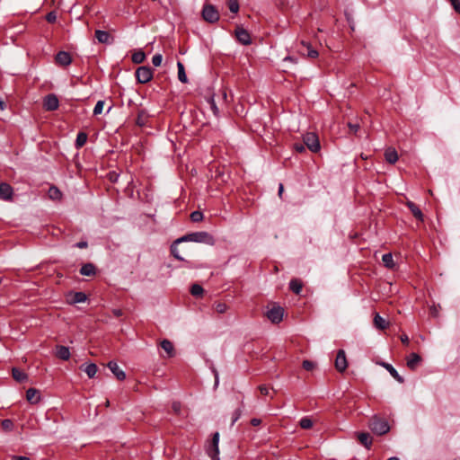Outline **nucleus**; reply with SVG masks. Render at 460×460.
<instances>
[{"label": "nucleus", "mask_w": 460, "mask_h": 460, "mask_svg": "<svg viewBox=\"0 0 460 460\" xmlns=\"http://www.w3.org/2000/svg\"><path fill=\"white\" fill-rule=\"evenodd\" d=\"M187 242H194V243H205L208 245H214L216 243V240L212 234H210L208 232L206 231H200V232H193L187 234H184L183 236L177 238L172 242L170 247L171 254L178 261H184L187 264L190 263V261H186L180 253V250L178 248V245L182 243Z\"/></svg>", "instance_id": "f257e3e1"}, {"label": "nucleus", "mask_w": 460, "mask_h": 460, "mask_svg": "<svg viewBox=\"0 0 460 460\" xmlns=\"http://www.w3.org/2000/svg\"><path fill=\"white\" fill-rule=\"evenodd\" d=\"M368 427L375 434L379 436L385 435L390 430L388 421L376 415L370 419Z\"/></svg>", "instance_id": "f03ea898"}, {"label": "nucleus", "mask_w": 460, "mask_h": 460, "mask_svg": "<svg viewBox=\"0 0 460 460\" xmlns=\"http://www.w3.org/2000/svg\"><path fill=\"white\" fill-rule=\"evenodd\" d=\"M305 146L313 153H317L321 149L318 136L314 132H307L303 136Z\"/></svg>", "instance_id": "7ed1b4c3"}, {"label": "nucleus", "mask_w": 460, "mask_h": 460, "mask_svg": "<svg viewBox=\"0 0 460 460\" xmlns=\"http://www.w3.org/2000/svg\"><path fill=\"white\" fill-rule=\"evenodd\" d=\"M202 17L206 22L214 23L219 20V13L214 5L206 4L202 8Z\"/></svg>", "instance_id": "20e7f679"}, {"label": "nucleus", "mask_w": 460, "mask_h": 460, "mask_svg": "<svg viewBox=\"0 0 460 460\" xmlns=\"http://www.w3.org/2000/svg\"><path fill=\"white\" fill-rule=\"evenodd\" d=\"M135 76L139 84H146L153 78V70L149 66H139L136 72Z\"/></svg>", "instance_id": "39448f33"}, {"label": "nucleus", "mask_w": 460, "mask_h": 460, "mask_svg": "<svg viewBox=\"0 0 460 460\" xmlns=\"http://www.w3.org/2000/svg\"><path fill=\"white\" fill-rule=\"evenodd\" d=\"M218 443H219V433L216 432V433H214L212 440L207 448V453L211 457L212 460H219V458H218V455H219Z\"/></svg>", "instance_id": "423d86ee"}, {"label": "nucleus", "mask_w": 460, "mask_h": 460, "mask_svg": "<svg viewBox=\"0 0 460 460\" xmlns=\"http://www.w3.org/2000/svg\"><path fill=\"white\" fill-rule=\"evenodd\" d=\"M236 40L239 43L242 45H250L252 43L251 35L248 32L247 30L243 29L242 26H236L235 31H234Z\"/></svg>", "instance_id": "0eeeda50"}, {"label": "nucleus", "mask_w": 460, "mask_h": 460, "mask_svg": "<svg viewBox=\"0 0 460 460\" xmlns=\"http://www.w3.org/2000/svg\"><path fill=\"white\" fill-rule=\"evenodd\" d=\"M59 102L55 94H49L45 97L43 106L46 111H53L58 108Z\"/></svg>", "instance_id": "6e6552de"}, {"label": "nucleus", "mask_w": 460, "mask_h": 460, "mask_svg": "<svg viewBox=\"0 0 460 460\" xmlns=\"http://www.w3.org/2000/svg\"><path fill=\"white\" fill-rule=\"evenodd\" d=\"M348 367V362L343 349H340L335 359V367L339 372H343Z\"/></svg>", "instance_id": "1a4fd4ad"}, {"label": "nucleus", "mask_w": 460, "mask_h": 460, "mask_svg": "<svg viewBox=\"0 0 460 460\" xmlns=\"http://www.w3.org/2000/svg\"><path fill=\"white\" fill-rule=\"evenodd\" d=\"M13 194V189L10 184L6 182L0 183V199L4 200H11Z\"/></svg>", "instance_id": "9d476101"}, {"label": "nucleus", "mask_w": 460, "mask_h": 460, "mask_svg": "<svg viewBox=\"0 0 460 460\" xmlns=\"http://www.w3.org/2000/svg\"><path fill=\"white\" fill-rule=\"evenodd\" d=\"M56 63L59 66H67L72 62L71 55L66 51H59L55 58Z\"/></svg>", "instance_id": "9b49d317"}, {"label": "nucleus", "mask_w": 460, "mask_h": 460, "mask_svg": "<svg viewBox=\"0 0 460 460\" xmlns=\"http://www.w3.org/2000/svg\"><path fill=\"white\" fill-rule=\"evenodd\" d=\"M303 49H299V52L306 56L310 58H315L318 57L319 53L316 49H314L309 43H306L305 41L301 42Z\"/></svg>", "instance_id": "f8f14e48"}, {"label": "nucleus", "mask_w": 460, "mask_h": 460, "mask_svg": "<svg viewBox=\"0 0 460 460\" xmlns=\"http://www.w3.org/2000/svg\"><path fill=\"white\" fill-rule=\"evenodd\" d=\"M107 367L110 368V370L112 372V374L116 376L118 380L122 381L126 378L125 372L119 367L118 364L115 361H110L107 364Z\"/></svg>", "instance_id": "ddd939ff"}, {"label": "nucleus", "mask_w": 460, "mask_h": 460, "mask_svg": "<svg viewBox=\"0 0 460 460\" xmlns=\"http://www.w3.org/2000/svg\"><path fill=\"white\" fill-rule=\"evenodd\" d=\"M95 38L100 43L102 44H111L113 42V39L111 34L106 31L96 30L95 31Z\"/></svg>", "instance_id": "4468645a"}, {"label": "nucleus", "mask_w": 460, "mask_h": 460, "mask_svg": "<svg viewBox=\"0 0 460 460\" xmlns=\"http://www.w3.org/2000/svg\"><path fill=\"white\" fill-rule=\"evenodd\" d=\"M96 266L92 263V262H88V263H84L81 268H80V274L83 275V276H86V277H93L96 275Z\"/></svg>", "instance_id": "2eb2a0df"}, {"label": "nucleus", "mask_w": 460, "mask_h": 460, "mask_svg": "<svg viewBox=\"0 0 460 460\" xmlns=\"http://www.w3.org/2000/svg\"><path fill=\"white\" fill-rule=\"evenodd\" d=\"M357 438L359 443L364 446L367 449H370L373 439L369 433L367 432H358Z\"/></svg>", "instance_id": "dca6fc26"}, {"label": "nucleus", "mask_w": 460, "mask_h": 460, "mask_svg": "<svg viewBox=\"0 0 460 460\" xmlns=\"http://www.w3.org/2000/svg\"><path fill=\"white\" fill-rule=\"evenodd\" d=\"M55 355L57 356V358L62 360H68L70 358V351L68 347L63 345H57Z\"/></svg>", "instance_id": "f3484780"}, {"label": "nucleus", "mask_w": 460, "mask_h": 460, "mask_svg": "<svg viewBox=\"0 0 460 460\" xmlns=\"http://www.w3.org/2000/svg\"><path fill=\"white\" fill-rule=\"evenodd\" d=\"M381 366L385 367L396 381H398L401 384L404 383V378L401 375H399L397 370L391 364L383 362L381 363Z\"/></svg>", "instance_id": "a211bd4d"}, {"label": "nucleus", "mask_w": 460, "mask_h": 460, "mask_svg": "<svg viewBox=\"0 0 460 460\" xmlns=\"http://www.w3.org/2000/svg\"><path fill=\"white\" fill-rule=\"evenodd\" d=\"M80 369L84 371L89 378H93L98 371L97 365L94 363L83 364Z\"/></svg>", "instance_id": "6ab92c4d"}, {"label": "nucleus", "mask_w": 460, "mask_h": 460, "mask_svg": "<svg viewBox=\"0 0 460 460\" xmlns=\"http://www.w3.org/2000/svg\"><path fill=\"white\" fill-rule=\"evenodd\" d=\"M420 361V356L417 353L412 352L407 358V367L411 370H415Z\"/></svg>", "instance_id": "aec40b11"}, {"label": "nucleus", "mask_w": 460, "mask_h": 460, "mask_svg": "<svg viewBox=\"0 0 460 460\" xmlns=\"http://www.w3.org/2000/svg\"><path fill=\"white\" fill-rule=\"evenodd\" d=\"M385 158L387 163L394 164L398 161V154L394 148L388 147L385 151Z\"/></svg>", "instance_id": "412c9836"}, {"label": "nucleus", "mask_w": 460, "mask_h": 460, "mask_svg": "<svg viewBox=\"0 0 460 460\" xmlns=\"http://www.w3.org/2000/svg\"><path fill=\"white\" fill-rule=\"evenodd\" d=\"M406 205L416 219L423 221V214L414 202L407 201Z\"/></svg>", "instance_id": "4be33fe9"}, {"label": "nucleus", "mask_w": 460, "mask_h": 460, "mask_svg": "<svg viewBox=\"0 0 460 460\" xmlns=\"http://www.w3.org/2000/svg\"><path fill=\"white\" fill-rule=\"evenodd\" d=\"M285 309L276 304H273L272 307L269 309L265 316H284Z\"/></svg>", "instance_id": "5701e85b"}, {"label": "nucleus", "mask_w": 460, "mask_h": 460, "mask_svg": "<svg viewBox=\"0 0 460 460\" xmlns=\"http://www.w3.org/2000/svg\"><path fill=\"white\" fill-rule=\"evenodd\" d=\"M26 399L31 403H37L40 400L39 391L35 388H29L26 391Z\"/></svg>", "instance_id": "b1692460"}, {"label": "nucleus", "mask_w": 460, "mask_h": 460, "mask_svg": "<svg viewBox=\"0 0 460 460\" xmlns=\"http://www.w3.org/2000/svg\"><path fill=\"white\" fill-rule=\"evenodd\" d=\"M303 288V283L298 279H292L289 282V289L296 295H299Z\"/></svg>", "instance_id": "393cba45"}, {"label": "nucleus", "mask_w": 460, "mask_h": 460, "mask_svg": "<svg viewBox=\"0 0 460 460\" xmlns=\"http://www.w3.org/2000/svg\"><path fill=\"white\" fill-rule=\"evenodd\" d=\"M68 299L72 304H77L86 301L87 296L84 292H75L69 296Z\"/></svg>", "instance_id": "a878e982"}, {"label": "nucleus", "mask_w": 460, "mask_h": 460, "mask_svg": "<svg viewBox=\"0 0 460 460\" xmlns=\"http://www.w3.org/2000/svg\"><path fill=\"white\" fill-rule=\"evenodd\" d=\"M12 376L14 380L20 383L24 382L28 378L27 374L17 367H13Z\"/></svg>", "instance_id": "bb28decb"}, {"label": "nucleus", "mask_w": 460, "mask_h": 460, "mask_svg": "<svg viewBox=\"0 0 460 460\" xmlns=\"http://www.w3.org/2000/svg\"><path fill=\"white\" fill-rule=\"evenodd\" d=\"M162 349L167 353L169 358L174 356V348L172 343L169 340H164L161 341Z\"/></svg>", "instance_id": "cd10ccee"}, {"label": "nucleus", "mask_w": 460, "mask_h": 460, "mask_svg": "<svg viewBox=\"0 0 460 460\" xmlns=\"http://www.w3.org/2000/svg\"><path fill=\"white\" fill-rule=\"evenodd\" d=\"M48 195H49V198L52 200H59L62 197V193H61L60 190L54 185L49 187Z\"/></svg>", "instance_id": "c85d7f7f"}, {"label": "nucleus", "mask_w": 460, "mask_h": 460, "mask_svg": "<svg viewBox=\"0 0 460 460\" xmlns=\"http://www.w3.org/2000/svg\"><path fill=\"white\" fill-rule=\"evenodd\" d=\"M87 134L85 132H79L76 136L75 146L77 149L83 147L87 141Z\"/></svg>", "instance_id": "c756f323"}, {"label": "nucleus", "mask_w": 460, "mask_h": 460, "mask_svg": "<svg viewBox=\"0 0 460 460\" xmlns=\"http://www.w3.org/2000/svg\"><path fill=\"white\" fill-rule=\"evenodd\" d=\"M178 67V79L180 82L186 84L188 82V78L185 73V68L183 64L181 61L177 62Z\"/></svg>", "instance_id": "7c9ffc66"}, {"label": "nucleus", "mask_w": 460, "mask_h": 460, "mask_svg": "<svg viewBox=\"0 0 460 460\" xmlns=\"http://www.w3.org/2000/svg\"><path fill=\"white\" fill-rule=\"evenodd\" d=\"M374 325L376 329L385 330L390 325V322L386 318H374Z\"/></svg>", "instance_id": "2f4dec72"}, {"label": "nucleus", "mask_w": 460, "mask_h": 460, "mask_svg": "<svg viewBox=\"0 0 460 460\" xmlns=\"http://www.w3.org/2000/svg\"><path fill=\"white\" fill-rule=\"evenodd\" d=\"M382 261L384 262V265L388 269H394L395 267V263L393 259L392 253H385L382 256Z\"/></svg>", "instance_id": "473e14b6"}, {"label": "nucleus", "mask_w": 460, "mask_h": 460, "mask_svg": "<svg viewBox=\"0 0 460 460\" xmlns=\"http://www.w3.org/2000/svg\"><path fill=\"white\" fill-rule=\"evenodd\" d=\"M145 58H146V54L142 50H138V51L135 52L131 57L132 62L135 64L143 63L145 61Z\"/></svg>", "instance_id": "72a5a7b5"}, {"label": "nucleus", "mask_w": 460, "mask_h": 460, "mask_svg": "<svg viewBox=\"0 0 460 460\" xmlns=\"http://www.w3.org/2000/svg\"><path fill=\"white\" fill-rule=\"evenodd\" d=\"M313 420L310 417H303L300 420H299V426L300 428L304 429H309L313 427Z\"/></svg>", "instance_id": "f704fd0d"}, {"label": "nucleus", "mask_w": 460, "mask_h": 460, "mask_svg": "<svg viewBox=\"0 0 460 460\" xmlns=\"http://www.w3.org/2000/svg\"><path fill=\"white\" fill-rule=\"evenodd\" d=\"M190 294L193 296H202L203 292H204V289L203 288L199 285V284H193L190 288Z\"/></svg>", "instance_id": "c9c22d12"}, {"label": "nucleus", "mask_w": 460, "mask_h": 460, "mask_svg": "<svg viewBox=\"0 0 460 460\" xmlns=\"http://www.w3.org/2000/svg\"><path fill=\"white\" fill-rule=\"evenodd\" d=\"M226 5H227L228 9L234 13H238L239 8H240V5H239V3L237 0H227Z\"/></svg>", "instance_id": "e433bc0d"}, {"label": "nucleus", "mask_w": 460, "mask_h": 460, "mask_svg": "<svg viewBox=\"0 0 460 460\" xmlns=\"http://www.w3.org/2000/svg\"><path fill=\"white\" fill-rule=\"evenodd\" d=\"M1 426L4 431H11L13 429V422L10 419H4L2 420Z\"/></svg>", "instance_id": "4c0bfd02"}, {"label": "nucleus", "mask_w": 460, "mask_h": 460, "mask_svg": "<svg viewBox=\"0 0 460 460\" xmlns=\"http://www.w3.org/2000/svg\"><path fill=\"white\" fill-rule=\"evenodd\" d=\"M203 213L201 211H199V210H196V211H193L191 214H190V219L192 222H200L203 220Z\"/></svg>", "instance_id": "58836bf2"}, {"label": "nucleus", "mask_w": 460, "mask_h": 460, "mask_svg": "<svg viewBox=\"0 0 460 460\" xmlns=\"http://www.w3.org/2000/svg\"><path fill=\"white\" fill-rule=\"evenodd\" d=\"M215 311L218 314H226L227 312V305L225 303H217L215 305Z\"/></svg>", "instance_id": "ea45409f"}, {"label": "nucleus", "mask_w": 460, "mask_h": 460, "mask_svg": "<svg viewBox=\"0 0 460 460\" xmlns=\"http://www.w3.org/2000/svg\"><path fill=\"white\" fill-rule=\"evenodd\" d=\"M136 123L140 127L146 124V112L144 111L138 112Z\"/></svg>", "instance_id": "a19ab883"}, {"label": "nucleus", "mask_w": 460, "mask_h": 460, "mask_svg": "<svg viewBox=\"0 0 460 460\" xmlns=\"http://www.w3.org/2000/svg\"><path fill=\"white\" fill-rule=\"evenodd\" d=\"M303 368L306 371H312L314 369L315 367V363L311 361V360H308V359H305L303 361Z\"/></svg>", "instance_id": "79ce46f5"}, {"label": "nucleus", "mask_w": 460, "mask_h": 460, "mask_svg": "<svg viewBox=\"0 0 460 460\" xmlns=\"http://www.w3.org/2000/svg\"><path fill=\"white\" fill-rule=\"evenodd\" d=\"M104 101H98L93 109V115H99L102 112Z\"/></svg>", "instance_id": "37998d69"}, {"label": "nucleus", "mask_w": 460, "mask_h": 460, "mask_svg": "<svg viewBox=\"0 0 460 460\" xmlns=\"http://www.w3.org/2000/svg\"><path fill=\"white\" fill-rule=\"evenodd\" d=\"M162 61H163V56L159 53L154 55V57L152 58V64L155 66H159L162 64Z\"/></svg>", "instance_id": "c03bdc74"}, {"label": "nucleus", "mask_w": 460, "mask_h": 460, "mask_svg": "<svg viewBox=\"0 0 460 460\" xmlns=\"http://www.w3.org/2000/svg\"><path fill=\"white\" fill-rule=\"evenodd\" d=\"M46 20L49 23H53L57 21V13L55 11H51L47 13Z\"/></svg>", "instance_id": "a18cd8bd"}, {"label": "nucleus", "mask_w": 460, "mask_h": 460, "mask_svg": "<svg viewBox=\"0 0 460 460\" xmlns=\"http://www.w3.org/2000/svg\"><path fill=\"white\" fill-rule=\"evenodd\" d=\"M241 415H242V410L240 408L236 409L234 411L233 418H232V423H231L232 426L240 419Z\"/></svg>", "instance_id": "49530a36"}, {"label": "nucleus", "mask_w": 460, "mask_h": 460, "mask_svg": "<svg viewBox=\"0 0 460 460\" xmlns=\"http://www.w3.org/2000/svg\"><path fill=\"white\" fill-rule=\"evenodd\" d=\"M172 409L175 414H180L181 411V404L180 402H173L172 404Z\"/></svg>", "instance_id": "de8ad7c7"}, {"label": "nucleus", "mask_w": 460, "mask_h": 460, "mask_svg": "<svg viewBox=\"0 0 460 460\" xmlns=\"http://www.w3.org/2000/svg\"><path fill=\"white\" fill-rule=\"evenodd\" d=\"M455 11L458 13H460V0H448Z\"/></svg>", "instance_id": "09e8293b"}, {"label": "nucleus", "mask_w": 460, "mask_h": 460, "mask_svg": "<svg viewBox=\"0 0 460 460\" xmlns=\"http://www.w3.org/2000/svg\"><path fill=\"white\" fill-rule=\"evenodd\" d=\"M293 147L297 153H303L305 149V144L301 143H295Z\"/></svg>", "instance_id": "8fccbe9b"}, {"label": "nucleus", "mask_w": 460, "mask_h": 460, "mask_svg": "<svg viewBox=\"0 0 460 460\" xmlns=\"http://www.w3.org/2000/svg\"><path fill=\"white\" fill-rule=\"evenodd\" d=\"M345 15H346V19H347V22L349 24V27L352 31H354L355 29V25H354V21H353V18L350 16L349 13H348L347 12L345 13Z\"/></svg>", "instance_id": "3c124183"}, {"label": "nucleus", "mask_w": 460, "mask_h": 460, "mask_svg": "<svg viewBox=\"0 0 460 460\" xmlns=\"http://www.w3.org/2000/svg\"><path fill=\"white\" fill-rule=\"evenodd\" d=\"M74 246L79 249H84L88 247V243L86 241H80L75 243Z\"/></svg>", "instance_id": "603ef678"}, {"label": "nucleus", "mask_w": 460, "mask_h": 460, "mask_svg": "<svg viewBox=\"0 0 460 460\" xmlns=\"http://www.w3.org/2000/svg\"><path fill=\"white\" fill-rule=\"evenodd\" d=\"M259 390H260V392H261V394L262 395H268V394H269V393H270V389H269V387H267V386H266V385H260V386H259Z\"/></svg>", "instance_id": "864d4df0"}, {"label": "nucleus", "mask_w": 460, "mask_h": 460, "mask_svg": "<svg viewBox=\"0 0 460 460\" xmlns=\"http://www.w3.org/2000/svg\"><path fill=\"white\" fill-rule=\"evenodd\" d=\"M348 126L349 128H350L351 131H353L354 133L358 132V130L359 129V124L358 123H348Z\"/></svg>", "instance_id": "5fc2aeb1"}, {"label": "nucleus", "mask_w": 460, "mask_h": 460, "mask_svg": "<svg viewBox=\"0 0 460 460\" xmlns=\"http://www.w3.org/2000/svg\"><path fill=\"white\" fill-rule=\"evenodd\" d=\"M400 338H401V341H402L403 344L407 345V344L409 343V337H408V335H406V334H402V335H401V337H400Z\"/></svg>", "instance_id": "6e6d98bb"}, {"label": "nucleus", "mask_w": 460, "mask_h": 460, "mask_svg": "<svg viewBox=\"0 0 460 460\" xmlns=\"http://www.w3.org/2000/svg\"><path fill=\"white\" fill-rule=\"evenodd\" d=\"M261 420L260 419H257V418H253V419L251 420V424L252 426H258V425L261 424Z\"/></svg>", "instance_id": "4d7b16f0"}, {"label": "nucleus", "mask_w": 460, "mask_h": 460, "mask_svg": "<svg viewBox=\"0 0 460 460\" xmlns=\"http://www.w3.org/2000/svg\"><path fill=\"white\" fill-rule=\"evenodd\" d=\"M271 321L272 324H279L282 322L284 318H269Z\"/></svg>", "instance_id": "13d9d810"}, {"label": "nucleus", "mask_w": 460, "mask_h": 460, "mask_svg": "<svg viewBox=\"0 0 460 460\" xmlns=\"http://www.w3.org/2000/svg\"><path fill=\"white\" fill-rule=\"evenodd\" d=\"M12 460H30V458L23 456H14Z\"/></svg>", "instance_id": "bf43d9fd"}, {"label": "nucleus", "mask_w": 460, "mask_h": 460, "mask_svg": "<svg viewBox=\"0 0 460 460\" xmlns=\"http://www.w3.org/2000/svg\"><path fill=\"white\" fill-rule=\"evenodd\" d=\"M211 109H212V111H213L214 114H215V115H217V112H218V109H217V107L216 106V104H215V102H212V103H211Z\"/></svg>", "instance_id": "052dcab7"}, {"label": "nucleus", "mask_w": 460, "mask_h": 460, "mask_svg": "<svg viewBox=\"0 0 460 460\" xmlns=\"http://www.w3.org/2000/svg\"><path fill=\"white\" fill-rule=\"evenodd\" d=\"M283 190H284V186L282 183H279V196L282 195Z\"/></svg>", "instance_id": "680f3d73"}, {"label": "nucleus", "mask_w": 460, "mask_h": 460, "mask_svg": "<svg viewBox=\"0 0 460 460\" xmlns=\"http://www.w3.org/2000/svg\"><path fill=\"white\" fill-rule=\"evenodd\" d=\"M121 315H122L121 310H119V309L114 310V316L119 317V316H121Z\"/></svg>", "instance_id": "e2e57ef3"}, {"label": "nucleus", "mask_w": 460, "mask_h": 460, "mask_svg": "<svg viewBox=\"0 0 460 460\" xmlns=\"http://www.w3.org/2000/svg\"><path fill=\"white\" fill-rule=\"evenodd\" d=\"M118 179V175L114 174V173H111V177H110V180L111 181H116Z\"/></svg>", "instance_id": "0e129e2a"}, {"label": "nucleus", "mask_w": 460, "mask_h": 460, "mask_svg": "<svg viewBox=\"0 0 460 460\" xmlns=\"http://www.w3.org/2000/svg\"><path fill=\"white\" fill-rule=\"evenodd\" d=\"M218 384V375L217 372L215 371V385H217Z\"/></svg>", "instance_id": "69168bd1"}, {"label": "nucleus", "mask_w": 460, "mask_h": 460, "mask_svg": "<svg viewBox=\"0 0 460 460\" xmlns=\"http://www.w3.org/2000/svg\"><path fill=\"white\" fill-rule=\"evenodd\" d=\"M4 102L0 99V110H4Z\"/></svg>", "instance_id": "338daca9"}, {"label": "nucleus", "mask_w": 460, "mask_h": 460, "mask_svg": "<svg viewBox=\"0 0 460 460\" xmlns=\"http://www.w3.org/2000/svg\"><path fill=\"white\" fill-rule=\"evenodd\" d=\"M387 460H400L399 458L395 457V456H393V457H390L389 459Z\"/></svg>", "instance_id": "774afa93"}]
</instances>
